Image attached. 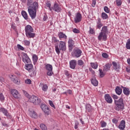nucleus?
I'll use <instances>...</instances> for the list:
<instances>
[{
    "mask_svg": "<svg viewBox=\"0 0 130 130\" xmlns=\"http://www.w3.org/2000/svg\"><path fill=\"white\" fill-rule=\"evenodd\" d=\"M37 9H38V3L37 2H34L33 5L30 6L28 7L29 15L32 20L36 18Z\"/></svg>",
    "mask_w": 130,
    "mask_h": 130,
    "instance_id": "obj_1",
    "label": "nucleus"
},
{
    "mask_svg": "<svg viewBox=\"0 0 130 130\" xmlns=\"http://www.w3.org/2000/svg\"><path fill=\"white\" fill-rule=\"evenodd\" d=\"M25 31L26 36L28 37V38H34V37H35V34L33 33L34 29L30 25H27L25 26Z\"/></svg>",
    "mask_w": 130,
    "mask_h": 130,
    "instance_id": "obj_2",
    "label": "nucleus"
},
{
    "mask_svg": "<svg viewBox=\"0 0 130 130\" xmlns=\"http://www.w3.org/2000/svg\"><path fill=\"white\" fill-rule=\"evenodd\" d=\"M67 49V46H66V42L63 41H60L58 46H55V51L57 54L60 53V50L64 51Z\"/></svg>",
    "mask_w": 130,
    "mask_h": 130,
    "instance_id": "obj_3",
    "label": "nucleus"
},
{
    "mask_svg": "<svg viewBox=\"0 0 130 130\" xmlns=\"http://www.w3.org/2000/svg\"><path fill=\"white\" fill-rule=\"evenodd\" d=\"M28 101L33 103L35 105H39L40 104V100L35 95H32L28 98Z\"/></svg>",
    "mask_w": 130,
    "mask_h": 130,
    "instance_id": "obj_4",
    "label": "nucleus"
},
{
    "mask_svg": "<svg viewBox=\"0 0 130 130\" xmlns=\"http://www.w3.org/2000/svg\"><path fill=\"white\" fill-rule=\"evenodd\" d=\"M73 57H80L82 55V50L79 48H75L72 52Z\"/></svg>",
    "mask_w": 130,
    "mask_h": 130,
    "instance_id": "obj_5",
    "label": "nucleus"
},
{
    "mask_svg": "<svg viewBox=\"0 0 130 130\" xmlns=\"http://www.w3.org/2000/svg\"><path fill=\"white\" fill-rule=\"evenodd\" d=\"M46 70L47 71V75L49 77H51L53 75V72L52 71L53 67L52 65L50 64H47L45 66Z\"/></svg>",
    "mask_w": 130,
    "mask_h": 130,
    "instance_id": "obj_6",
    "label": "nucleus"
},
{
    "mask_svg": "<svg viewBox=\"0 0 130 130\" xmlns=\"http://www.w3.org/2000/svg\"><path fill=\"white\" fill-rule=\"evenodd\" d=\"M41 108L46 115H49V113H50L49 108L47 105L45 104L41 105Z\"/></svg>",
    "mask_w": 130,
    "mask_h": 130,
    "instance_id": "obj_7",
    "label": "nucleus"
},
{
    "mask_svg": "<svg viewBox=\"0 0 130 130\" xmlns=\"http://www.w3.org/2000/svg\"><path fill=\"white\" fill-rule=\"evenodd\" d=\"M22 60L24 63H30L31 60L28 56V55L25 53H23L22 55Z\"/></svg>",
    "mask_w": 130,
    "mask_h": 130,
    "instance_id": "obj_8",
    "label": "nucleus"
},
{
    "mask_svg": "<svg viewBox=\"0 0 130 130\" xmlns=\"http://www.w3.org/2000/svg\"><path fill=\"white\" fill-rule=\"evenodd\" d=\"M98 38L100 41H101V40H104V41H106L107 39V35L106 34L101 32L99 34V35L98 37Z\"/></svg>",
    "mask_w": 130,
    "mask_h": 130,
    "instance_id": "obj_9",
    "label": "nucleus"
},
{
    "mask_svg": "<svg viewBox=\"0 0 130 130\" xmlns=\"http://www.w3.org/2000/svg\"><path fill=\"white\" fill-rule=\"evenodd\" d=\"M10 78L14 84H16V85H20V84H21V81L19 78H17L16 76L12 75Z\"/></svg>",
    "mask_w": 130,
    "mask_h": 130,
    "instance_id": "obj_10",
    "label": "nucleus"
},
{
    "mask_svg": "<svg viewBox=\"0 0 130 130\" xmlns=\"http://www.w3.org/2000/svg\"><path fill=\"white\" fill-rule=\"evenodd\" d=\"M82 14L80 13H77L74 18V21L75 23H80L82 21Z\"/></svg>",
    "mask_w": 130,
    "mask_h": 130,
    "instance_id": "obj_11",
    "label": "nucleus"
},
{
    "mask_svg": "<svg viewBox=\"0 0 130 130\" xmlns=\"http://www.w3.org/2000/svg\"><path fill=\"white\" fill-rule=\"evenodd\" d=\"M11 93L13 97H14V98H16L17 99L20 98V93L16 89H12L11 91Z\"/></svg>",
    "mask_w": 130,
    "mask_h": 130,
    "instance_id": "obj_12",
    "label": "nucleus"
},
{
    "mask_svg": "<svg viewBox=\"0 0 130 130\" xmlns=\"http://www.w3.org/2000/svg\"><path fill=\"white\" fill-rule=\"evenodd\" d=\"M52 10L55 11V12H57V13H60V12L61 11V8L57 3H55L53 7L52 8Z\"/></svg>",
    "mask_w": 130,
    "mask_h": 130,
    "instance_id": "obj_13",
    "label": "nucleus"
},
{
    "mask_svg": "<svg viewBox=\"0 0 130 130\" xmlns=\"http://www.w3.org/2000/svg\"><path fill=\"white\" fill-rule=\"evenodd\" d=\"M76 66H77V60H72L70 61V67L71 69L75 70V69H76Z\"/></svg>",
    "mask_w": 130,
    "mask_h": 130,
    "instance_id": "obj_14",
    "label": "nucleus"
},
{
    "mask_svg": "<svg viewBox=\"0 0 130 130\" xmlns=\"http://www.w3.org/2000/svg\"><path fill=\"white\" fill-rule=\"evenodd\" d=\"M105 99L106 101L107 102V103H109L111 104L112 103V98H111V96L108 94H106L105 95Z\"/></svg>",
    "mask_w": 130,
    "mask_h": 130,
    "instance_id": "obj_15",
    "label": "nucleus"
},
{
    "mask_svg": "<svg viewBox=\"0 0 130 130\" xmlns=\"http://www.w3.org/2000/svg\"><path fill=\"white\" fill-rule=\"evenodd\" d=\"M118 128L121 130H124L125 128V121L124 120H121L120 124L118 126Z\"/></svg>",
    "mask_w": 130,
    "mask_h": 130,
    "instance_id": "obj_16",
    "label": "nucleus"
},
{
    "mask_svg": "<svg viewBox=\"0 0 130 130\" xmlns=\"http://www.w3.org/2000/svg\"><path fill=\"white\" fill-rule=\"evenodd\" d=\"M115 105L124 106V104L123 103V99L122 98H120L118 101L115 100Z\"/></svg>",
    "mask_w": 130,
    "mask_h": 130,
    "instance_id": "obj_17",
    "label": "nucleus"
},
{
    "mask_svg": "<svg viewBox=\"0 0 130 130\" xmlns=\"http://www.w3.org/2000/svg\"><path fill=\"white\" fill-rule=\"evenodd\" d=\"M103 26V24L101 22V19L98 18L96 20V28L98 29H101V27Z\"/></svg>",
    "mask_w": 130,
    "mask_h": 130,
    "instance_id": "obj_18",
    "label": "nucleus"
},
{
    "mask_svg": "<svg viewBox=\"0 0 130 130\" xmlns=\"http://www.w3.org/2000/svg\"><path fill=\"white\" fill-rule=\"evenodd\" d=\"M74 44H75V42H74L72 39H69L68 41V45L69 47V50H70V51H71V50L73 49Z\"/></svg>",
    "mask_w": 130,
    "mask_h": 130,
    "instance_id": "obj_19",
    "label": "nucleus"
},
{
    "mask_svg": "<svg viewBox=\"0 0 130 130\" xmlns=\"http://www.w3.org/2000/svg\"><path fill=\"white\" fill-rule=\"evenodd\" d=\"M114 109L116 110V111H120L123 109H124V106L115 105L114 107Z\"/></svg>",
    "mask_w": 130,
    "mask_h": 130,
    "instance_id": "obj_20",
    "label": "nucleus"
},
{
    "mask_svg": "<svg viewBox=\"0 0 130 130\" xmlns=\"http://www.w3.org/2000/svg\"><path fill=\"white\" fill-rule=\"evenodd\" d=\"M0 112H3L5 116H10V114H9V112H8V110L4 108H0Z\"/></svg>",
    "mask_w": 130,
    "mask_h": 130,
    "instance_id": "obj_21",
    "label": "nucleus"
},
{
    "mask_svg": "<svg viewBox=\"0 0 130 130\" xmlns=\"http://www.w3.org/2000/svg\"><path fill=\"white\" fill-rule=\"evenodd\" d=\"M112 64L114 70H115V71H116V72H118L119 70V63H117L116 62L113 61L112 62Z\"/></svg>",
    "mask_w": 130,
    "mask_h": 130,
    "instance_id": "obj_22",
    "label": "nucleus"
},
{
    "mask_svg": "<svg viewBox=\"0 0 130 130\" xmlns=\"http://www.w3.org/2000/svg\"><path fill=\"white\" fill-rule=\"evenodd\" d=\"M25 69L28 72H31V71L33 70V65L32 64H26L25 65Z\"/></svg>",
    "mask_w": 130,
    "mask_h": 130,
    "instance_id": "obj_23",
    "label": "nucleus"
},
{
    "mask_svg": "<svg viewBox=\"0 0 130 130\" xmlns=\"http://www.w3.org/2000/svg\"><path fill=\"white\" fill-rule=\"evenodd\" d=\"M123 92L125 95H126L127 96H128V95H129V93H130V91H129V89H128V88H126L124 87H123Z\"/></svg>",
    "mask_w": 130,
    "mask_h": 130,
    "instance_id": "obj_24",
    "label": "nucleus"
},
{
    "mask_svg": "<svg viewBox=\"0 0 130 130\" xmlns=\"http://www.w3.org/2000/svg\"><path fill=\"white\" fill-rule=\"evenodd\" d=\"M58 36L59 38V39H67V36L66 34H63L62 32H59L58 34Z\"/></svg>",
    "mask_w": 130,
    "mask_h": 130,
    "instance_id": "obj_25",
    "label": "nucleus"
},
{
    "mask_svg": "<svg viewBox=\"0 0 130 130\" xmlns=\"http://www.w3.org/2000/svg\"><path fill=\"white\" fill-rule=\"evenodd\" d=\"M115 92L117 95H120V94L122 93V89L120 88V87L117 86L115 88Z\"/></svg>",
    "mask_w": 130,
    "mask_h": 130,
    "instance_id": "obj_26",
    "label": "nucleus"
},
{
    "mask_svg": "<svg viewBox=\"0 0 130 130\" xmlns=\"http://www.w3.org/2000/svg\"><path fill=\"white\" fill-rule=\"evenodd\" d=\"M111 67V64L108 63L106 64L104 67V72H108L109 70H110V68Z\"/></svg>",
    "mask_w": 130,
    "mask_h": 130,
    "instance_id": "obj_27",
    "label": "nucleus"
},
{
    "mask_svg": "<svg viewBox=\"0 0 130 130\" xmlns=\"http://www.w3.org/2000/svg\"><path fill=\"white\" fill-rule=\"evenodd\" d=\"M102 33H104V34H106L108 33V29H107V26H104L102 27L101 32Z\"/></svg>",
    "mask_w": 130,
    "mask_h": 130,
    "instance_id": "obj_28",
    "label": "nucleus"
},
{
    "mask_svg": "<svg viewBox=\"0 0 130 130\" xmlns=\"http://www.w3.org/2000/svg\"><path fill=\"white\" fill-rule=\"evenodd\" d=\"M21 15L23 17L24 19H25V20H28V14L26 11H22L21 12Z\"/></svg>",
    "mask_w": 130,
    "mask_h": 130,
    "instance_id": "obj_29",
    "label": "nucleus"
},
{
    "mask_svg": "<svg viewBox=\"0 0 130 130\" xmlns=\"http://www.w3.org/2000/svg\"><path fill=\"white\" fill-rule=\"evenodd\" d=\"M29 115L30 116H31V117H32V118H37L38 117V115H37V114L33 111V112H31L30 113H29Z\"/></svg>",
    "mask_w": 130,
    "mask_h": 130,
    "instance_id": "obj_30",
    "label": "nucleus"
},
{
    "mask_svg": "<svg viewBox=\"0 0 130 130\" xmlns=\"http://www.w3.org/2000/svg\"><path fill=\"white\" fill-rule=\"evenodd\" d=\"M32 59L34 64H36V62L38 61V56H37L36 54L33 55Z\"/></svg>",
    "mask_w": 130,
    "mask_h": 130,
    "instance_id": "obj_31",
    "label": "nucleus"
},
{
    "mask_svg": "<svg viewBox=\"0 0 130 130\" xmlns=\"http://www.w3.org/2000/svg\"><path fill=\"white\" fill-rule=\"evenodd\" d=\"M91 84L95 87H96V86H98V81L95 79H93L91 80Z\"/></svg>",
    "mask_w": 130,
    "mask_h": 130,
    "instance_id": "obj_32",
    "label": "nucleus"
},
{
    "mask_svg": "<svg viewBox=\"0 0 130 130\" xmlns=\"http://www.w3.org/2000/svg\"><path fill=\"white\" fill-rule=\"evenodd\" d=\"M102 18L103 19V20H106V19H108V15H107V14L103 12L102 13Z\"/></svg>",
    "mask_w": 130,
    "mask_h": 130,
    "instance_id": "obj_33",
    "label": "nucleus"
},
{
    "mask_svg": "<svg viewBox=\"0 0 130 130\" xmlns=\"http://www.w3.org/2000/svg\"><path fill=\"white\" fill-rule=\"evenodd\" d=\"M47 89H48V86L46 84H44L42 87L43 91L46 92V91H47Z\"/></svg>",
    "mask_w": 130,
    "mask_h": 130,
    "instance_id": "obj_34",
    "label": "nucleus"
},
{
    "mask_svg": "<svg viewBox=\"0 0 130 130\" xmlns=\"http://www.w3.org/2000/svg\"><path fill=\"white\" fill-rule=\"evenodd\" d=\"M126 48L127 49H130V39H128L126 44Z\"/></svg>",
    "mask_w": 130,
    "mask_h": 130,
    "instance_id": "obj_35",
    "label": "nucleus"
},
{
    "mask_svg": "<svg viewBox=\"0 0 130 130\" xmlns=\"http://www.w3.org/2000/svg\"><path fill=\"white\" fill-rule=\"evenodd\" d=\"M77 64L80 66H84V61L82 60H78L77 61Z\"/></svg>",
    "mask_w": 130,
    "mask_h": 130,
    "instance_id": "obj_36",
    "label": "nucleus"
},
{
    "mask_svg": "<svg viewBox=\"0 0 130 130\" xmlns=\"http://www.w3.org/2000/svg\"><path fill=\"white\" fill-rule=\"evenodd\" d=\"M40 127L42 130H47V127L44 124H41Z\"/></svg>",
    "mask_w": 130,
    "mask_h": 130,
    "instance_id": "obj_37",
    "label": "nucleus"
},
{
    "mask_svg": "<svg viewBox=\"0 0 130 130\" xmlns=\"http://www.w3.org/2000/svg\"><path fill=\"white\" fill-rule=\"evenodd\" d=\"M104 10L107 14H109V13L110 12V10H109V8H108V7L107 6H105L104 8Z\"/></svg>",
    "mask_w": 130,
    "mask_h": 130,
    "instance_id": "obj_38",
    "label": "nucleus"
},
{
    "mask_svg": "<svg viewBox=\"0 0 130 130\" xmlns=\"http://www.w3.org/2000/svg\"><path fill=\"white\" fill-rule=\"evenodd\" d=\"M34 4V3H33V1H32V0H28L27 1V6H28V7H30V6H33Z\"/></svg>",
    "mask_w": 130,
    "mask_h": 130,
    "instance_id": "obj_39",
    "label": "nucleus"
},
{
    "mask_svg": "<svg viewBox=\"0 0 130 130\" xmlns=\"http://www.w3.org/2000/svg\"><path fill=\"white\" fill-rule=\"evenodd\" d=\"M90 64L93 69H96L98 68V65L96 63H91Z\"/></svg>",
    "mask_w": 130,
    "mask_h": 130,
    "instance_id": "obj_40",
    "label": "nucleus"
},
{
    "mask_svg": "<svg viewBox=\"0 0 130 130\" xmlns=\"http://www.w3.org/2000/svg\"><path fill=\"white\" fill-rule=\"evenodd\" d=\"M116 5L118 7L121 6L122 2H121V0H116Z\"/></svg>",
    "mask_w": 130,
    "mask_h": 130,
    "instance_id": "obj_41",
    "label": "nucleus"
},
{
    "mask_svg": "<svg viewBox=\"0 0 130 130\" xmlns=\"http://www.w3.org/2000/svg\"><path fill=\"white\" fill-rule=\"evenodd\" d=\"M99 72H100V76L101 78H103V77L105 76V74H104V73H103V72H102V70L101 69L99 70Z\"/></svg>",
    "mask_w": 130,
    "mask_h": 130,
    "instance_id": "obj_42",
    "label": "nucleus"
},
{
    "mask_svg": "<svg viewBox=\"0 0 130 130\" xmlns=\"http://www.w3.org/2000/svg\"><path fill=\"white\" fill-rule=\"evenodd\" d=\"M101 124L102 127H105L107 125V123L105 121H102Z\"/></svg>",
    "mask_w": 130,
    "mask_h": 130,
    "instance_id": "obj_43",
    "label": "nucleus"
},
{
    "mask_svg": "<svg viewBox=\"0 0 130 130\" xmlns=\"http://www.w3.org/2000/svg\"><path fill=\"white\" fill-rule=\"evenodd\" d=\"M89 33L90 34H94L95 33V30H94V29L89 27Z\"/></svg>",
    "mask_w": 130,
    "mask_h": 130,
    "instance_id": "obj_44",
    "label": "nucleus"
},
{
    "mask_svg": "<svg viewBox=\"0 0 130 130\" xmlns=\"http://www.w3.org/2000/svg\"><path fill=\"white\" fill-rule=\"evenodd\" d=\"M102 56L104 58H108V54H107V53H103Z\"/></svg>",
    "mask_w": 130,
    "mask_h": 130,
    "instance_id": "obj_45",
    "label": "nucleus"
},
{
    "mask_svg": "<svg viewBox=\"0 0 130 130\" xmlns=\"http://www.w3.org/2000/svg\"><path fill=\"white\" fill-rule=\"evenodd\" d=\"M17 47L18 49H20V50H24V49H25V48L23 47V46H21V45L19 44L17 45Z\"/></svg>",
    "mask_w": 130,
    "mask_h": 130,
    "instance_id": "obj_46",
    "label": "nucleus"
},
{
    "mask_svg": "<svg viewBox=\"0 0 130 130\" xmlns=\"http://www.w3.org/2000/svg\"><path fill=\"white\" fill-rule=\"evenodd\" d=\"M73 32H74V33H76V34H78V33H80V30L77 28H74L73 29Z\"/></svg>",
    "mask_w": 130,
    "mask_h": 130,
    "instance_id": "obj_47",
    "label": "nucleus"
},
{
    "mask_svg": "<svg viewBox=\"0 0 130 130\" xmlns=\"http://www.w3.org/2000/svg\"><path fill=\"white\" fill-rule=\"evenodd\" d=\"M31 80H30L29 79H27L25 80V84H27L29 85V84H31Z\"/></svg>",
    "mask_w": 130,
    "mask_h": 130,
    "instance_id": "obj_48",
    "label": "nucleus"
},
{
    "mask_svg": "<svg viewBox=\"0 0 130 130\" xmlns=\"http://www.w3.org/2000/svg\"><path fill=\"white\" fill-rule=\"evenodd\" d=\"M49 103L50 106H51V107H53V108H55V106H54V104H53V103L52 102V101H49Z\"/></svg>",
    "mask_w": 130,
    "mask_h": 130,
    "instance_id": "obj_49",
    "label": "nucleus"
},
{
    "mask_svg": "<svg viewBox=\"0 0 130 130\" xmlns=\"http://www.w3.org/2000/svg\"><path fill=\"white\" fill-rule=\"evenodd\" d=\"M0 100L1 101L5 100V96H4V94H3V93H0Z\"/></svg>",
    "mask_w": 130,
    "mask_h": 130,
    "instance_id": "obj_50",
    "label": "nucleus"
},
{
    "mask_svg": "<svg viewBox=\"0 0 130 130\" xmlns=\"http://www.w3.org/2000/svg\"><path fill=\"white\" fill-rule=\"evenodd\" d=\"M79 125V122H78V121H75V129H77L78 128V126Z\"/></svg>",
    "mask_w": 130,
    "mask_h": 130,
    "instance_id": "obj_51",
    "label": "nucleus"
},
{
    "mask_svg": "<svg viewBox=\"0 0 130 130\" xmlns=\"http://www.w3.org/2000/svg\"><path fill=\"white\" fill-rule=\"evenodd\" d=\"M24 44H25V45H27V46L30 45V41H27V40H25L24 41Z\"/></svg>",
    "mask_w": 130,
    "mask_h": 130,
    "instance_id": "obj_52",
    "label": "nucleus"
},
{
    "mask_svg": "<svg viewBox=\"0 0 130 130\" xmlns=\"http://www.w3.org/2000/svg\"><path fill=\"white\" fill-rule=\"evenodd\" d=\"M96 6V0H92V7L94 8Z\"/></svg>",
    "mask_w": 130,
    "mask_h": 130,
    "instance_id": "obj_53",
    "label": "nucleus"
},
{
    "mask_svg": "<svg viewBox=\"0 0 130 130\" xmlns=\"http://www.w3.org/2000/svg\"><path fill=\"white\" fill-rule=\"evenodd\" d=\"M86 109L88 110V111H91V106H87L86 107Z\"/></svg>",
    "mask_w": 130,
    "mask_h": 130,
    "instance_id": "obj_54",
    "label": "nucleus"
},
{
    "mask_svg": "<svg viewBox=\"0 0 130 130\" xmlns=\"http://www.w3.org/2000/svg\"><path fill=\"white\" fill-rule=\"evenodd\" d=\"M112 97H113V99H118V96L115 94H112Z\"/></svg>",
    "mask_w": 130,
    "mask_h": 130,
    "instance_id": "obj_55",
    "label": "nucleus"
},
{
    "mask_svg": "<svg viewBox=\"0 0 130 130\" xmlns=\"http://www.w3.org/2000/svg\"><path fill=\"white\" fill-rule=\"evenodd\" d=\"M118 121L116 118H114L112 119V122L113 123H116Z\"/></svg>",
    "mask_w": 130,
    "mask_h": 130,
    "instance_id": "obj_56",
    "label": "nucleus"
},
{
    "mask_svg": "<svg viewBox=\"0 0 130 130\" xmlns=\"http://www.w3.org/2000/svg\"><path fill=\"white\" fill-rule=\"evenodd\" d=\"M46 6L47 7V8H49V9H50V7H51V4H50V3H48L46 4Z\"/></svg>",
    "mask_w": 130,
    "mask_h": 130,
    "instance_id": "obj_57",
    "label": "nucleus"
},
{
    "mask_svg": "<svg viewBox=\"0 0 130 130\" xmlns=\"http://www.w3.org/2000/svg\"><path fill=\"white\" fill-rule=\"evenodd\" d=\"M0 82L3 83V82H5V79L3 77H0Z\"/></svg>",
    "mask_w": 130,
    "mask_h": 130,
    "instance_id": "obj_58",
    "label": "nucleus"
},
{
    "mask_svg": "<svg viewBox=\"0 0 130 130\" xmlns=\"http://www.w3.org/2000/svg\"><path fill=\"white\" fill-rule=\"evenodd\" d=\"M2 124H3V125L4 126H6L7 127H8V126H9V125H8V124H7V123H5V122H2Z\"/></svg>",
    "mask_w": 130,
    "mask_h": 130,
    "instance_id": "obj_59",
    "label": "nucleus"
},
{
    "mask_svg": "<svg viewBox=\"0 0 130 130\" xmlns=\"http://www.w3.org/2000/svg\"><path fill=\"white\" fill-rule=\"evenodd\" d=\"M48 17L46 15H44L43 18V21H46L47 20Z\"/></svg>",
    "mask_w": 130,
    "mask_h": 130,
    "instance_id": "obj_60",
    "label": "nucleus"
},
{
    "mask_svg": "<svg viewBox=\"0 0 130 130\" xmlns=\"http://www.w3.org/2000/svg\"><path fill=\"white\" fill-rule=\"evenodd\" d=\"M53 41L54 42V43H56V42H58L59 41L56 40L55 38H53Z\"/></svg>",
    "mask_w": 130,
    "mask_h": 130,
    "instance_id": "obj_61",
    "label": "nucleus"
},
{
    "mask_svg": "<svg viewBox=\"0 0 130 130\" xmlns=\"http://www.w3.org/2000/svg\"><path fill=\"white\" fill-rule=\"evenodd\" d=\"M67 93H68V94H70V95L73 94V92L71 90H68L67 91Z\"/></svg>",
    "mask_w": 130,
    "mask_h": 130,
    "instance_id": "obj_62",
    "label": "nucleus"
},
{
    "mask_svg": "<svg viewBox=\"0 0 130 130\" xmlns=\"http://www.w3.org/2000/svg\"><path fill=\"white\" fill-rule=\"evenodd\" d=\"M23 93H24V94H25V95H26V96H27L28 95V93H27V91H25V90H22Z\"/></svg>",
    "mask_w": 130,
    "mask_h": 130,
    "instance_id": "obj_63",
    "label": "nucleus"
},
{
    "mask_svg": "<svg viewBox=\"0 0 130 130\" xmlns=\"http://www.w3.org/2000/svg\"><path fill=\"white\" fill-rule=\"evenodd\" d=\"M127 63H128L130 65V58L127 59Z\"/></svg>",
    "mask_w": 130,
    "mask_h": 130,
    "instance_id": "obj_64",
    "label": "nucleus"
}]
</instances>
